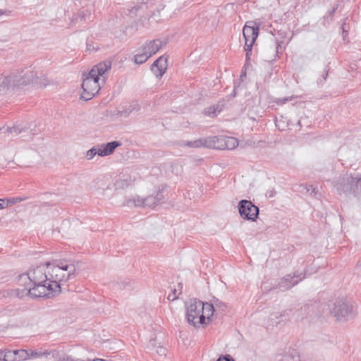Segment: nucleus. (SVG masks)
<instances>
[{
	"instance_id": "obj_1",
	"label": "nucleus",
	"mask_w": 361,
	"mask_h": 361,
	"mask_svg": "<svg viewBox=\"0 0 361 361\" xmlns=\"http://www.w3.org/2000/svg\"><path fill=\"white\" fill-rule=\"evenodd\" d=\"M47 262L33 269L26 274L19 276V282L25 283V288L18 290V297L30 295L32 298L49 297L50 292L47 288L49 283L47 276Z\"/></svg>"
},
{
	"instance_id": "obj_2",
	"label": "nucleus",
	"mask_w": 361,
	"mask_h": 361,
	"mask_svg": "<svg viewBox=\"0 0 361 361\" xmlns=\"http://www.w3.org/2000/svg\"><path fill=\"white\" fill-rule=\"evenodd\" d=\"M42 75H37L32 68H25L16 72H12L8 75L0 76V93H6L16 87L27 85L30 83L39 86H45Z\"/></svg>"
},
{
	"instance_id": "obj_3",
	"label": "nucleus",
	"mask_w": 361,
	"mask_h": 361,
	"mask_svg": "<svg viewBox=\"0 0 361 361\" xmlns=\"http://www.w3.org/2000/svg\"><path fill=\"white\" fill-rule=\"evenodd\" d=\"M76 268L74 264L66 261L47 262V288L50 295H54L61 291L62 282L72 279L75 276Z\"/></svg>"
},
{
	"instance_id": "obj_4",
	"label": "nucleus",
	"mask_w": 361,
	"mask_h": 361,
	"mask_svg": "<svg viewBox=\"0 0 361 361\" xmlns=\"http://www.w3.org/2000/svg\"><path fill=\"white\" fill-rule=\"evenodd\" d=\"M111 62L104 61L92 67L88 74L83 78L81 97L87 101L94 97L100 90L99 77L105 81L104 74L111 68Z\"/></svg>"
},
{
	"instance_id": "obj_5",
	"label": "nucleus",
	"mask_w": 361,
	"mask_h": 361,
	"mask_svg": "<svg viewBox=\"0 0 361 361\" xmlns=\"http://www.w3.org/2000/svg\"><path fill=\"white\" fill-rule=\"evenodd\" d=\"M212 306L210 303L191 299L186 305V319L188 322L195 327H199L202 324H207L212 316Z\"/></svg>"
},
{
	"instance_id": "obj_6",
	"label": "nucleus",
	"mask_w": 361,
	"mask_h": 361,
	"mask_svg": "<svg viewBox=\"0 0 361 361\" xmlns=\"http://www.w3.org/2000/svg\"><path fill=\"white\" fill-rule=\"evenodd\" d=\"M334 188L339 195L357 196L361 192V177L345 173L334 181Z\"/></svg>"
},
{
	"instance_id": "obj_7",
	"label": "nucleus",
	"mask_w": 361,
	"mask_h": 361,
	"mask_svg": "<svg viewBox=\"0 0 361 361\" xmlns=\"http://www.w3.org/2000/svg\"><path fill=\"white\" fill-rule=\"evenodd\" d=\"M331 314L337 321L343 322L355 315L353 305L344 298H336L329 305Z\"/></svg>"
},
{
	"instance_id": "obj_8",
	"label": "nucleus",
	"mask_w": 361,
	"mask_h": 361,
	"mask_svg": "<svg viewBox=\"0 0 361 361\" xmlns=\"http://www.w3.org/2000/svg\"><path fill=\"white\" fill-rule=\"evenodd\" d=\"M164 199L162 192L159 190L155 195H149L146 197H135L126 201V204L128 207H153L161 202Z\"/></svg>"
},
{
	"instance_id": "obj_9",
	"label": "nucleus",
	"mask_w": 361,
	"mask_h": 361,
	"mask_svg": "<svg viewBox=\"0 0 361 361\" xmlns=\"http://www.w3.org/2000/svg\"><path fill=\"white\" fill-rule=\"evenodd\" d=\"M238 207L239 214L243 219L255 221L258 218L259 208L251 201L242 200L238 202Z\"/></svg>"
},
{
	"instance_id": "obj_10",
	"label": "nucleus",
	"mask_w": 361,
	"mask_h": 361,
	"mask_svg": "<svg viewBox=\"0 0 361 361\" xmlns=\"http://www.w3.org/2000/svg\"><path fill=\"white\" fill-rule=\"evenodd\" d=\"M218 140V137L216 136L209 137L204 139H198L194 141L186 142L185 146L195 148L201 147H205L207 148H216L219 147V146H216V140Z\"/></svg>"
},
{
	"instance_id": "obj_11",
	"label": "nucleus",
	"mask_w": 361,
	"mask_h": 361,
	"mask_svg": "<svg viewBox=\"0 0 361 361\" xmlns=\"http://www.w3.org/2000/svg\"><path fill=\"white\" fill-rule=\"evenodd\" d=\"M150 68L156 77L161 78L167 68V59L164 56H160L154 61Z\"/></svg>"
},
{
	"instance_id": "obj_12",
	"label": "nucleus",
	"mask_w": 361,
	"mask_h": 361,
	"mask_svg": "<svg viewBox=\"0 0 361 361\" xmlns=\"http://www.w3.org/2000/svg\"><path fill=\"white\" fill-rule=\"evenodd\" d=\"M163 46L164 42L161 40L157 39L146 42L142 47L141 49L150 57L155 54Z\"/></svg>"
},
{
	"instance_id": "obj_13",
	"label": "nucleus",
	"mask_w": 361,
	"mask_h": 361,
	"mask_svg": "<svg viewBox=\"0 0 361 361\" xmlns=\"http://www.w3.org/2000/svg\"><path fill=\"white\" fill-rule=\"evenodd\" d=\"M300 276L294 274L293 276L290 275H286L283 278L281 279L278 283V287L282 290H288L294 286L297 285L300 281H301L305 276L300 278L299 279L294 280L295 278H298Z\"/></svg>"
},
{
	"instance_id": "obj_14",
	"label": "nucleus",
	"mask_w": 361,
	"mask_h": 361,
	"mask_svg": "<svg viewBox=\"0 0 361 361\" xmlns=\"http://www.w3.org/2000/svg\"><path fill=\"white\" fill-rule=\"evenodd\" d=\"M218 140H216V149L226 148L227 149H233L238 145V140L237 138L233 137H218Z\"/></svg>"
},
{
	"instance_id": "obj_15",
	"label": "nucleus",
	"mask_w": 361,
	"mask_h": 361,
	"mask_svg": "<svg viewBox=\"0 0 361 361\" xmlns=\"http://www.w3.org/2000/svg\"><path fill=\"white\" fill-rule=\"evenodd\" d=\"M259 34V27L255 25H249L247 23L243 27V35L245 41L255 42Z\"/></svg>"
},
{
	"instance_id": "obj_16",
	"label": "nucleus",
	"mask_w": 361,
	"mask_h": 361,
	"mask_svg": "<svg viewBox=\"0 0 361 361\" xmlns=\"http://www.w3.org/2000/svg\"><path fill=\"white\" fill-rule=\"evenodd\" d=\"M121 145L118 141H112L102 146L99 149V156L105 157L111 154L116 147Z\"/></svg>"
},
{
	"instance_id": "obj_17",
	"label": "nucleus",
	"mask_w": 361,
	"mask_h": 361,
	"mask_svg": "<svg viewBox=\"0 0 361 361\" xmlns=\"http://www.w3.org/2000/svg\"><path fill=\"white\" fill-rule=\"evenodd\" d=\"M286 311L281 312H274L270 315L269 319V326H276L280 324L281 322L286 319Z\"/></svg>"
},
{
	"instance_id": "obj_18",
	"label": "nucleus",
	"mask_w": 361,
	"mask_h": 361,
	"mask_svg": "<svg viewBox=\"0 0 361 361\" xmlns=\"http://www.w3.org/2000/svg\"><path fill=\"white\" fill-rule=\"evenodd\" d=\"M212 306V314L215 311H219L221 312H225L226 309V305L223 302L220 301L219 299H214L213 303L210 304Z\"/></svg>"
},
{
	"instance_id": "obj_19",
	"label": "nucleus",
	"mask_w": 361,
	"mask_h": 361,
	"mask_svg": "<svg viewBox=\"0 0 361 361\" xmlns=\"http://www.w3.org/2000/svg\"><path fill=\"white\" fill-rule=\"evenodd\" d=\"M149 58V56H148V55L141 49L140 51L135 55L134 61L135 63L142 64L147 61Z\"/></svg>"
},
{
	"instance_id": "obj_20",
	"label": "nucleus",
	"mask_w": 361,
	"mask_h": 361,
	"mask_svg": "<svg viewBox=\"0 0 361 361\" xmlns=\"http://www.w3.org/2000/svg\"><path fill=\"white\" fill-rule=\"evenodd\" d=\"M19 350H5L3 361H16V355Z\"/></svg>"
},
{
	"instance_id": "obj_21",
	"label": "nucleus",
	"mask_w": 361,
	"mask_h": 361,
	"mask_svg": "<svg viewBox=\"0 0 361 361\" xmlns=\"http://www.w3.org/2000/svg\"><path fill=\"white\" fill-rule=\"evenodd\" d=\"M2 130H4V133L8 132L13 136H17L22 132L25 130V128H20L19 126H13L11 128H3Z\"/></svg>"
},
{
	"instance_id": "obj_22",
	"label": "nucleus",
	"mask_w": 361,
	"mask_h": 361,
	"mask_svg": "<svg viewBox=\"0 0 361 361\" xmlns=\"http://www.w3.org/2000/svg\"><path fill=\"white\" fill-rule=\"evenodd\" d=\"M297 97L295 96H290V97H286L283 98H276L274 100V102L276 103L278 105H283L286 102H290L295 99Z\"/></svg>"
},
{
	"instance_id": "obj_23",
	"label": "nucleus",
	"mask_w": 361,
	"mask_h": 361,
	"mask_svg": "<svg viewBox=\"0 0 361 361\" xmlns=\"http://www.w3.org/2000/svg\"><path fill=\"white\" fill-rule=\"evenodd\" d=\"M100 148H97L96 147H93L92 149H89L86 153V157L88 160L93 159V157L99 153Z\"/></svg>"
},
{
	"instance_id": "obj_24",
	"label": "nucleus",
	"mask_w": 361,
	"mask_h": 361,
	"mask_svg": "<svg viewBox=\"0 0 361 361\" xmlns=\"http://www.w3.org/2000/svg\"><path fill=\"white\" fill-rule=\"evenodd\" d=\"M220 110H217V107L211 106L204 109V114L211 117H214L219 113Z\"/></svg>"
},
{
	"instance_id": "obj_25",
	"label": "nucleus",
	"mask_w": 361,
	"mask_h": 361,
	"mask_svg": "<svg viewBox=\"0 0 361 361\" xmlns=\"http://www.w3.org/2000/svg\"><path fill=\"white\" fill-rule=\"evenodd\" d=\"M180 293V291H178L177 289H173L171 293H169L168 295V300L170 301H174L175 300L178 299L179 294Z\"/></svg>"
},
{
	"instance_id": "obj_26",
	"label": "nucleus",
	"mask_w": 361,
	"mask_h": 361,
	"mask_svg": "<svg viewBox=\"0 0 361 361\" xmlns=\"http://www.w3.org/2000/svg\"><path fill=\"white\" fill-rule=\"evenodd\" d=\"M348 19H345L344 20V22L342 24V26H341V28H342V31H343V39L345 40L347 37V35H348V29H347V27H346V23L345 21L347 20Z\"/></svg>"
},
{
	"instance_id": "obj_27",
	"label": "nucleus",
	"mask_w": 361,
	"mask_h": 361,
	"mask_svg": "<svg viewBox=\"0 0 361 361\" xmlns=\"http://www.w3.org/2000/svg\"><path fill=\"white\" fill-rule=\"evenodd\" d=\"M216 361H235V360L230 355H226L220 356Z\"/></svg>"
},
{
	"instance_id": "obj_28",
	"label": "nucleus",
	"mask_w": 361,
	"mask_h": 361,
	"mask_svg": "<svg viewBox=\"0 0 361 361\" xmlns=\"http://www.w3.org/2000/svg\"><path fill=\"white\" fill-rule=\"evenodd\" d=\"M255 42L245 41V51L252 52V46Z\"/></svg>"
},
{
	"instance_id": "obj_29",
	"label": "nucleus",
	"mask_w": 361,
	"mask_h": 361,
	"mask_svg": "<svg viewBox=\"0 0 361 361\" xmlns=\"http://www.w3.org/2000/svg\"><path fill=\"white\" fill-rule=\"evenodd\" d=\"M22 201V199L20 197H13L10 199H6V202L8 204H15L16 202Z\"/></svg>"
},
{
	"instance_id": "obj_30",
	"label": "nucleus",
	"mask_w": 361,
	"mask_h": 361,
	"mask_svg": "<svg viewBox=\"0 0 361 361\" xmlns=\"http://www.w3.org/2000/svg\"><path fill=\"white\" fill-rule=\"evenodd\" d=\"M45 353L37 352V351H31L30 356L32 357H39L44 355Z\"/></svg>"
},
{
	"instance_id": "obj_31",
	"label": "nucleus",
	"mask_w": 361,
	"mask_h": 361,
	"mask_svg": "<svg viewBox=\"0 0 361 361\" xmlns=\"http://www.w3.org/2000/svg\"><path fill=\"white\" fill-rule=\"evenodd\" d=\"M8 206V203H5V200L0 199V209L6 208Z\"/></svg>"
},
{
	"instance_id": "obj_32",
	"label": "nucleus",
	"mask_w": 361,
	"mask_h": 361,
	"mask_svg": "<svg viewBox=\"0 0 361 361\" xmlns=\"http://www.w3.org/2000/svg\"><path fill=\"white\" fill-rule=\"evenodd\" d=\"M274 47L277 49L279 48V47H280V43L278 40H276L274 42Z\"/></svg>"
},
{
	"instance_id": "obj_33",
	"label": "nucleus",
	"mask_w": 361,
	"mask_h": 361,
	"mask_svg": "<svg viewBox=\"0 0 361 361\" xmlns=\"http://www.w3.org/2000/svg\"><path fill=\"white\" fill-rule=\"evenodd\" d=\"M250 54H251V52H250V51H246V60H247V61L250 60Z\"/></svg>"
},
{
	"instance_id": "obj_34",
	"label": "nucleus",
	"mask_w": 361,
	"mask_h": 361,
	"mask_svg": "<svg viewBox=\"0 0 361 361\" xmlns=\"http://www.w3.org/2000/svg\"><path fill=\"white\" fill-rule=\"evenodd\" d=\"M328 75V71H325L324 73L322 75L323 80H325Z\"/></svg>"
},
{
	"instance_id": "obj_35",
	"label": "nucleus",
	"mask_w": 361,
	"mask_h": 361,
	"mask_svg": "<svg viewBox=\"0 0 361 361\" xmlns=\"http://www.w3.org/2000/svg\"><path fill=\"white\" fill-rule=\"evenodd\" d=\"M4 351L0 350V360H3Z\"/></svg>"
},
{
	"instance_id": "obj_36",
	"label": "nucleus",
	"mask_w": 361,
	"mask_h": 361,
	"mask_svg": "<svg viewBox=\"0 0 361 361\" xmlns=\"http://www.w3.org/2000/svg\"><path fill=\"white\" fill-rule=\"evenodd\" d=\"M3 13L4 12L1 10H0V16H1Z\"/></svg>"
},
{
	"instance_id": "obj_37",
	"label": "nucleus",
	"mask_w": 361,
	"mask_h": 361,
	"mask_svg": "<svg viewBox=\"0 0 361 361\" xmlns=\"http://www.w3.org/2000/svg\"><path fill=\"white\" fill-rule=\"evenodd\" d=\"M360 266H361V264H360Z\"/></svg>"
},
{
	"instance_id": "obj_38",
	"label": "nucleus",
	"mask_w": 361,
	"mask_h": 361,
	"mask_svg": "<svg viewBox=\"0 0 361 361\" xmlns=\"http://www.w3.org/2000/svg\"><path fill=\"white\" fill-rule=\"evenodd\" d=\"M360 177H361V176H360Z\"/></svg>"
}]
</instances>
